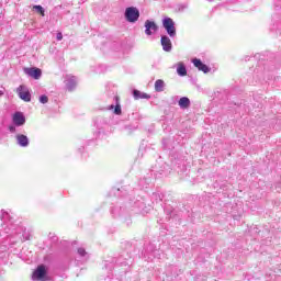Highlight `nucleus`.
<instances>
[{
  "label": "nucleus",
  "instance_id": "1",
  "mask_svg": "<svg viewBox=\"0 0 281 281\" xmlns=\"http://www.w3.org/2000/svg\"><path fill=\"white\" fill-rule=\"evenodd\" d=\"M162 27H165L169 36H177V29H175V20L172 18H165L162 20Z\"/></svg>",
  "mask_w": 281,
  "mask_h": 281
},
{
  "label": "nucleus",
  "instance_id": "19",
  "mask_svg": "<svg viewBox=\"0 0 281 281\" xmlns=\"http://www.w3.org/2000/svg\"><path fill=\"white\" fill-rule=\"evenodd\" d=\"M63 38V33L61 32H58L57 33V41H60Z\"/></svg>",
  "mask_w": 281,
  "mask_h": 281
},
{
  "label": "nucleus",
  "instance_id": "13",
  "mask_svg": "<svg viewBox=\"0 0 281 281\" xmlns=\"http://www.w3.org/2000/svg\"><path fill=\"white\" fill-rule=\"evenodd\" d=\"M180 109H189L190 108V99L187 97L180 98L178 102Z\"/></svg>",
  "mask_w": 281,
  "mask_h": 281
},
{
  "label": "nucleus",
  "instance_id": "18",
  "mask_svg": "<svg viewBox=\"0 0 281 281\" xmlns=\"http://www.w3.org/2000/svg\"><path fill=\"white\" fill-rule=\"evenodd\" d=\"M9 131L11 133H16V127H14L13 125L9 126Z\"/></svg>",
  "mask_w": 281,
  "mask_h": 281
},
{
  "label": "nucleus",
  "instance_id": "4",
  "mask_svg": "<svg viewBox=\"0 0 281 281\" xmlns=\"http://www.w3.org/2000/svg\"><path fill=\"white\" fill-rule=\"evenodd\" d=\"M18 95L21 100H23L24 102H30L32 100V94L30 93V90H27V88H25V86H20L16 89Z\"/></svg>",
  "mask_w": 281,
  "mask_h": 281
},
{
  "label": "nucleus",
  "instance_id": "5",
  "mask_svg": "<svg viewBox=\"0 0 281 281\" xmlns=\"http://www.w3.org/2000/svg\"><path fill=\"white\" fill-rule=\"evenodd\" d=\"M24 74L26 76H30L31 78H34V80H40L41 76H43V71L41 68L32 67V68H24Z\"/></svg>",
  "mask_w": 281,
  "mask_h": 281
},
{
  "label": "nucleus",
  "instance_id": "24",
  "mask_svg": "<svg viewBox=\"0 0 281 281\" xmlns=\"http://www.w3.org/2000/svg\"><path fill=\"white\" fill-rule=\"evenodd\" d=\"M110 109H113V105H111Z\"/></svg>",
  "mask_w": 281,
  "mask_h": 281
},
{
  "label": "nucleus",
  "instance_id": "21",
  "mask_svg": "<svg viewBox=\"0 0 281 281\" xmlns=\"http://www.w3.org/2000/svg\"><path fill=\"white\" fill-rule=\"evenodd\" d=\"M116 104H120V97H115Z\"/></svg>",
  "mask_w": 281,
  "mask_h": 281
},
{
  "label": "nucleus",
  "instance_id": "20",
  "mask_svg": "<svg viewBox=\"0 0 281 281\" xmlns=\"http://www.w3.org/2000/svg\"><path fill=\"white\" fill-rule=\"evenodd\" d=\"M78 252L80 254V256H85V254H87V252L85 251V249H82V248H80V249L78 250Z\"/></svg>",
  "mask_w": 281,
  "mask_h": 281
},
{
  "label": "nucleus",
  "instance_id": "8",
  "mask_svg": "<svg viewBox=\"0 0 281 281\" xmlns=\"http://www.w3.org/2000/svg\"><path fill=\"white\" fill-rule=\"evenodd\" d=\"M13 124H15V126H23V124H25V115H23L22 112H15L13 114Z\"/></svg>",
  "mask_w": 281,
  "mask_h": 281
},
{
  "label": "nucleus",
  "instance_id": "7",
  "mask_svg": "<svg viewBox=\"0 0 281 281\" xmlns=\"http://www.w3.org/2000/svg\"><path fill=\"white\" fill-rule=\"evenodd\" d=\"M194 67H196V69H199V71H203V74H210V67H207V65L203 64V61H201V59H196L194 58L192 60Z\"/></svg>",
  "mask_w": 281,
  "mask_h": 281
},
{
  "label": "nucleus",
  "instance_id": "16",
  "mask_svg": "<svg viewBox=\"0 0 281 281\" xmlns=\"http://www.w3.org/2000/svg\"><path fill=\"white\" fill-rule=\"evenodd\" d=\"M114 113L115 115H122V106L120 105V103H116L114 108Z\"/></svg>",
  "mask_w": 281,
  "mask_h": 281
},
{
  "label": "nucleus",
  "instance_id": "2",
  "mask_svg": "<svg viewBox=\"0 0 281 281\" xmlns=\"http://www.w3.org/2000/svg\"><path fill=\"white\" fill-rule=\"evenodd\" d=\"M125 19L130 23H135L139 19V10L135 7H130L125 11Z\"/></svg>",
  "mask_w": 281,
  "mask_h": 281
},
{
  "label": "nucleus",
  "instance_id": "12",
  "mask_svg": "<svg viewBox=\"0 0 281 281\" xmlns=\"http://www.w3.org/2000/svg\"><path fill=\"white\" fill-rule=\"evenodd\" d=\"M177 74L180 76H188V70L186 69V65L182 61L177 64Z\"/></svg>",
  "mask_w": 281,
  "mask_h": 281
},
{
  "label": "nucleus",
  "instance_id": "17",
  "mask_svg": "<svg viewBox=\"0 0 281 281\" xmlns=\"http://www.w3.org/2000/svg\"><path fill=\"white\" fill-rule=\"evenodd\" d=\"M40 102L42 104H47V102H49V98H47V95H41L40 97Z\"/></svg>",
  "mask_w": 281,
  "mask_h": 281
},
{
  "label": "nucleus",
  "instance_id": "6",
  "mask_svg": "<svg viewBox=\"0 0 281 281\" xmlns=\"http://www.w3.org/2000/svg\"><path fill=\"white\" fill-rule=\"evenodd\" d=\"M159 30V26H157V23L155 21L147 20L145 22V34L147 36H153L154 32H157Z\"/></svg>",
  "mask_w": 281,
  "mask_h": 281
},
{
  "label": "nucleus",
  "instance_id": "3",
  "mask_svg": "<svg viewBox=\"0 0 281 281\" xmlns=\"http://www.w3.org/2000/svg\"><path fill=\"white\" fill-rule=\"evenodd\" d=\"M32 278L33 280L45 281V278H47V268L45 265H40L33 272Z\"/></svg>",
  "mask_w": 281,
  "mask_h": 281
},
{
  "label": "nucleus",
  "instance_id": "22",
  "mask_svg": "<svg viewBox=\"0 0 281 281\" xmlns=\"http://www.w3.org/2000/svg\"><path fill=\"white\" fill-rule=\"evenodd\" d=\"M3 95V91L0 90V97Z\"/></svg>",
  "mask_w": 281,
  "mask_h": 281
},
{
  "label": "nucleus",
  "instance_id": "14",
  "mask_svg": "<svg viewBox=\"0 0 281 281\" xmlns=\"http://www.w3.org/2000/svg\"><path fill=\"white\" fill-rule=\"evenodd\" d=\"M165 87H166V83L164 82V80L158 79V80L155 81V91H157L158 93L164 91Z\"/></svg>",
  "mask_w": 281,
  "mask_h": 281
},
{
  "label": "nucleus",
  "instance_id": "15",
  "mask_svg": "<svg viewBox=\"0 0 281 281\" xmlns=\"http://www.w3.org/2000/svg\"><path fill=\"white\" fill-rule=\"evenodd\" d=\"M33 10H36L37 14H41V16H45V9H43L41 5H34Z\"/></svg>",
  "mask_w": 281,
  "mask_h": 281
},
{
  "label": "nucleus",
  "instance_id": "10",
  "mask_svg": "<svg viewBox=\"0 0 281 281\" xmlns=\"http://www.w3.org/2000/svg\"><path fill=\"white\" fill-rule=\"evenodd\" d=\"M16 140H18V144L20 146H22L23 148L30 146V139L27 138V136H25L23 134H18L16 135Z\"/></svg>",
  "mask_w": 281,
  "mask_h": 281
},
{
  "label": "nucleus",
  "instance_id": "9",
  "mask_svg": "<svg viewBox=\"0 0 281 281\" xmlns=\"http://www.w3.org/2000/svg\"><path fill=\"white\" fill-rule=\"evenodd\" d=\"M164 52H170L172 49V42L170 37L164 35L160 40Z\"/></svg>",
  "mask_w": 281,
  "mask_h": 281
},
{
  "label": "nucleus",
  "instance_id": "23",
  "mask_svg": "<svg viewBox=\"0 0 281 281\" xmlns=\"http://www.w3.org/2000/svg\"><path fill=\"white\" fill-rule=\"evenodd\" d=\"M71 79H72V80H75V79H76V77H71Z\"/></svg>",
  "mask_w": 281,
  "mask_h": 281
},
{
  "label": "nucleus",
  "instance_id": "11",
  "mask_svg": "<svg viewBox=\"0 0 281 281\" xmlns=\"http://www.w3.org/2000/svg\"><path fill=\"white\" fill-rule=\"evenodd\" d=\"M133 95L134 100H150V94L139 90H134Z\"/></svg>",
  "mask_w": 281,
  "mask_h": 281
}]
</instances>
